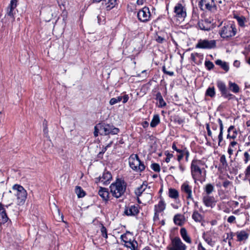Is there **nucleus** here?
I'll return each mask as SVG.
<instances>
[{"instance_id":"obj_44","label":"nucleus","mask_w":250,"mask_h":250,"mask_svg":"<svg viewBox=\"0 0 250 250\" xmlns=\"http://www.w3.org/2000/svg\"><path fill=\"white\" fill-rule=\"evenodd\" d=\"M205 65L206 67L208 70H210L214 66L213 63L209 61H206L205 62Z\"/></svg>"},{"instance_id":"obj_8","label":"nucleus","mask_w":250,"mask_h":250,"mask_svg":"<svg viewBox=\"0 0 250 250\" xmlns=\"http://www.w3.org/2000/svg\"><path fill=\"white\" fill-rule=\"evenodd\" d=\"M17 5V0H11L8 6L6 8V13L5 18L9 19V21L13 22L15 21V9Z\"/></svg>"},{"instance_id":"obj_4","label":"nucleus","mask_w":250,"mask_h":250,"mask_svg":"<svg viewBox=\"0 0 250 250\" xmlns=\"http://www.w3.org/2000/svg\"><path fill=\"white\" fill-rule=\"evenodd\" d=\"M129 164L130 167L136 172H142L145 169L144 163L141 162L137 154H132L129 159Z\"/></svg>"},{"instance_id":"obj_49","label":"nucleus","mask_w":250,"mask_h":250,"mask_svg":"<svg viewBox=\"0 0 250 250\" xmlns=\"http://www.w3.org/2000/svg\"><path fill=\"white\" fill-rule=\"evenodd\" d=\"M220 161L221 163L222 164L223 167L226 168L228 165L227 164L226 157L224 155H222V156H221Z\"/></svg>"},{"instance_id":"obj_36","label":"nucleus","mask_w":250,"mask_h":250,"mask_svg":"<svg viewBox=\"0 0 250 250\" xmlns=\"http://www.w3.org/2000/svg\"><path fill=\"white\" fill-rule=\"evenodd\" d=\"M214 188L213 186L211 184H208L205 187V191L206 193V195H209L214 190Z\"/></svg>"},{"instance_id":"obj_63","label":"nucleus","mask_w":250,"mask_h":250,"mask_svg":"<svg viewBox=\"0 0 250 250\" xmlns=\"http://www.w3.org/2000/svg\"><path fill=\"white\" fill-rule=\"evenodd\" d=\"M160 212H156L155 211L154 212V217H153V219L154 221H156V220H159V213Z\"/></svg>"},{"instance_id":"obj_43","label":"nucleus","mask_w":250,"mask_h":250,"mask_svg":"<svg viewBox=\"0 0 250 250\" xmlns=\"http://www.w3.org/2000/svg\"><path fill=\"white\" fill-rule=\"evenodd\" d=\"M205 241L210 246L213 247L215 245V241L209 237L204 236Z\"/></svg>"},{"instance_id":"obj_20","label":"nucleus","mask_w":250,"mask_h":250,"mask_svg":"<svg viewBox=\"0 0 250 250\" xmlns=\"http://www.w3.org/2000/svg\"><path fill=\"white\" fill-rule=\"evenodd\" d=\"M160 198L158 204L154 206V211L162 212L165 209L166 204L162 197Z\"/></svg>"},{"instance_id":"obj_9","label":"nucleus","mask_w":250,"mask_h":250,"mask_svg":"<svg viewBox=\"0 0 250 250\" xmlns=\"http://www.w3.org/2000/svg\"><path fill=\"white\" fill-rule=\"evenodd\" d=\"M138 20L143 22H146L150 21L151 14L149 8L147 7H144L137 13Z\"/></svg>"},{"instance_id":"obj_12","label":"nucleus","mask_w":250,"mask_h":250,"mask_svg":"<svg viewBox=\"0 0 250 250\" xmlns=\"http://www.w3.org/2000/svg\"><path fill=\"white\" fill-rule=\"evenodd\" d=\"M181 189L182 192L186 194V198L187 200L193 201L192 193V187L189 185L188 181H186L182 184L181 187Z\"/></svg>"},{"instance_id":"obj_53","label":"nucleus","mask_w":250,"mask_h":250,"mask_svg":"<svg viewBox=\"0 0 250 250\" xmlns=\"http://www.w3.org/2000/svg\"><path fill=\"white\" fill-rule=\"evenodd\" d=\"M172 148L175 150L177 152L180 153V152H184V148L183 149H178L177 148L175 142H173L172 146Z\"/></svg>"},{"instance_id":"obj_30","label":"nucleus","mask_w":250,"mask_h":250,"mask_svg":"<svg viewBox=\"0 0 250 250\" xmlns=\"http://www.w3.org/2000/svg\"><path fill=\"white\" fill-rule=\"evenodd\" d=\"M237 108L238 109V112H239V111L242 112L243 111L245 110V100L243 98H240L239 100H237Z\"/></svg>"},{"instance_id":"obj_32","label":"nucleus","mask_w":250,"mask_h":250,"mask_svg":"<svg viewBox=\"0 0 250 250\" xmlns=\"http://www.w3.org/2000/svg\"><path fill=\"white\" fill-rule=\"evenodd\" d=\"M160 123V117L159 115L156 114L154 115L151 122H150V126L152 127H155L157 125H158Z\"/></svg>"},{"instance_id":"obj_6","label":"nucleus","mask_w":250,"mask_h":250,"mask_svg":"<svg viewBox=\"0 0 250 250\" xmlns=\"http://www.w3.org/2000/svg\"><path fill=\"white\" fill-rule=\"evenodd\" d=\"M221 37L224 39H229L234 35V27L233 22L225 23L219 31Z\"/></svg>"},{"instance_id":"obj_48","label":"nucleus","mask_w":250,"mask_h":250,"mask_svg":"<svg viewBox=\"0 0 250 250\" xmlns=\"http://www.w3.org/2000/svg\"><path fill=\"white\" fill-rule=\"evenodd\" d=\"M228 170L230 171V175L228 174V177L230 179H232L233 178V167L231 164L229 166H228Z\"/></svg>"},{"instance_id":"obj_64","label":"nucleus","mask_w":250,"mask_h":250,"mask_svg":"<svg viewBox=\"0 0 250 250\" xmlns=\"http://www.w3.org/2000/svg\"><path fill=\"white\" fill-rule=\"evenodd\" d=\"M198 250H206V249L202 246V244L200 243L198 245Z\"/></svg>"},{"instance_id":"obj_1","label":"nucleus","mask_w":250,"mask_h":250,"mask_svg":"<svg viewBox=\"0 0 250 250\" xmlns=\"http://www.w3.org/2000/svg\"><path fill=\"white\" fill-rule=\"evenodd\" d=\"M204 163L200 160L193 159L191 163L190 171L192 178L195 182L199 181L203 176Z\"/></svg>"},{"instance_id":"obj_16","label":"nucleus","mask_w":250,"mask_h":250,"mask_svg":"<svg viewBox=\"0 0 250 250\" xmlns=\"http://www.w3.org/2000/svg\"><path fill=\"white\" fill-rule=\"evenodd\" d=\"M214 5L213 0H201L199 3V6L202 10H204L203 7L205 6V9L211 10Z\"/></svg>"},{"instance_id":"obj_58","label":"nucleus","mask_w":250,"mask_h":250,"mask_svg":"<svg viewBox=\"0 0 250 250\" xmlns=\"http://www.w3.org/2000/svg\"><path fill=\"white\" fill-rule=\"evenodd\" d=\"M173 157V154L170 153H167V157L165 159V161L167 163H169L170 161V159Z\"/></svg>"},{"instance_id":"obj_17","label":"nucleus","mask_w":250,"mask_h":250,"mask_svg":"<svg viewBox=\"0 0 250 250\" xmlns=\"http://www.w3.org/2000/svg\"><path fill=\"white\" fill-rule=\"evenodd\" d=\"M237 240L240 242L245 243L248 239L249 233L248 231L241 230L238 231L236 233Z\"/></svg>"},{"instance_id":"obj_54","label":"nucleus","mask_w":250,"mask_h":250,"mask_svg":"<svg viewBox=\"0 0 250 250\" xmlns=\"http://www.w3.org/2000/svg\"><path fill=\"white\" fill-rule=\"evenodd\" d=\"M223 185L224 187L225 188H228L229 186H231L232 187H233L232 182H230V181H228V180H226V181H224V183H223Z\"/></svg>"},{"instance_id":"obj_55","label":"nucleus","mask_w":250,"mask_h":250,"mask_svg":"<svg viewBox=\"0 0 250 250\" xmlns=\"http://www.w3.org/2000/svg\"><path fill=\"white\" fill-rule=\"evenodd\" d=\"M183 153H185L186 161L188 162V157L189 156V151L187 148H184V152Z\"/></svg>"},{"instance_id":"obj_28","label":"nucleus","mask_w":250,"mask_h":250,"mask_svg":"<svg viewBox=\"0 0 250 250\" xmlns=\"http://www.w3.org/2000/svg\"><path fill=\"white\" fill-rule=\"evenodd\" d=\"M168 196L172 199H176L179 197V192L175 188H170L168 189Z\"/></svg>"},{"instance_id":"obj_38","label":"nucleus","mask_w":250,"mask_h":250,"mask_svg":"<svg viewBox=\"0 0 250 250\" xmlns=\"http://www.w3.org/2000/svg\"><path fill=\"white\" fill-rule=\"evenodd\" d=\"M206 96L213 97L215 95V88L214 87H208L206 91Z\"/></svg>"},{"instance_id":"obj_2","label":"nucleus","mask_w":250,"mask_h":250,"mask_svg":"<svg viewBox=\"0 0 250 250\" xmlns=\"http://www.w3.org/2000/svg\"><path fill=\"white\" fill-rule=\"evenodd\" d=\"M110 189L112 195L118 198L125 193L126 189V184L124 181L117 180L110 185Z\"/></svg>"},{"instance_id":"obj_13","label":"nucleus","mask_w":250,"mask_h":250,"mask_svg":"<svg viewBox=\"0 0 250 250\" xmlns=\"http://www.w3.org/2000/svg\"><path fill=\"white\" fill-rule=\"evenodd\" d=\"M139 212L138 205H131L125 208L124 213L127 216H135Z\"/></svg>"},{"instance_id":"obj_46","label":"nucleus","mask_w":250,"mask_h":250,"mask_svg":"<svg viewBox=\"0 0 250 250\" xmlns=\"http://www.w3.org/2000/svg\"><path fill=\"white\" fill-rule=\"evenodd\" d=\"M151 168L155 172H159L160 171V167L157 163H153L151 166Z\"/></svg>"},{"instance_id":"obj_14","label":"nucleus","mask_w":250,"mask_h":250,"mask_svg":"<svg viewBox=\"0 0 250 250\" xmlns=\"http://www.w3.org/2000/svg\"><path fill=\"white\" fill-rule=\"evenodd\" d=\"M9 206V205L4 206L0 203V225L7 222L8 220L5 208H8Z\"/></svg>"},{"instance_id":"obj_45","label":"nucleus","mask_w":250,"mask_h":250,"mask_svg":"<svg viewBox=\"0 0 250 250\" xmlns=\"http://www.w3.org/2000/svg\"><path fill=\"white\" fill-rule=\"evenodd\" d=\"M101 232L104 237L105 238H107L106 229L103 224H101Z\"/></svg>"},{"instance_id":"obj_23","label":"nucleus","mask_w":250,"mask_h":250,"mask_svg":"<svg viewBox=\"0 0 250 250\" xmlns=\"http://www.w3.org/2000/svg\"><path fill=\"white\" fill-rule=\"evenodd\" d=\"M98 193L99 195L104 201H107L108 200L109 193L107 188H100Z\"/></svg>"},{"instance_id":"obj_47","label":"nucleus","mask_w":250,"mask_h":250,"mask_svg":"<svg viewBox=\"0 0 250 250\" xmlns=\"http://www.w3.org/2000/svg\"><path fill=\"white\" fill-rule=\"evenodd\" d=\"M237 222L238 223L239 222V219H242V223L244 224L245 223V222H246V215L245 214H241L240 215H239L237 216Z\"/></svg>"},{"instance_id":"obj_29","label":"nucleus","mask_w":250,"mask_h":250,"mask_svg":"<svg viewBox=\"0 0 250 250\" xmlns=\"http://www.w3.org/2000/svg\"><path fill=\"white\" fill-rule=\"evenodd\" d=\"M155 99L159 102V107H163L166 105V103L164 100L160 92H159L156 94Z\"/></svg>"},{"instance_id":"obj_15","label":"nucleus","mask_w":250,"mask_h":250,"mask_svg":"<svg viewBox=\"0 0 250 250\" xmlns=\"http://www.w3.org/2000/svg\"><path fill=\"white\" fill-rule=\"evenodd\" d=\"M203 202L206 207L213 208L215 205L216 201L213 196L205 195L203 197Z\"/></svg>"},{"instance_id":"obj_50","label":"nucleus","mask_w":250,"mask_h":250,"mask_svg":"<svg viewBox=\"0 0 250 250\" xmlns=\"http://www.w3.org/2000/svg\"><path fill=\"white\" fill-rule=\"evenodd\" d=\"M162 70L165 74H166L169 76H172L174 75V72L173 71H167L166 66H165L163 67Z\"/></svg>"},{"instance_id":"obj_5","label":"nucleus","mask_w":250,"mask_h":250,"mask_svg":"<svg viewBox=\"0 0 250 250\" xmlns=\"http://www.w3.org/2000/svg\"><path fill=\"white\" fill-rule=\"evenodd\" d=\"M13 189L16 191L17 204L19 205L24 204L27 197V192L24 188L19 185H15L13 187Z\"/></svg>"},{"instance_id":"obj_22","label":"nucleus","mask_w":250,"mask_h":250,"mask_svg":"<svg viewBox=\"0 0 250 250\" xmlns=\"http://www.w3.org/2000/svg\"><path fill=\"white\" fill-rule=\"evenodd\" d=\"M98 126L101 131V135H107L109 134V124H99L98 125Z\"/></svg>"},{"instance_id":"obj_61","label":"nucleus","mask_w":250,"mask_h":250,"mask_svg":"<svg viewBox=\"0 0 250 250\" xmlns=\"http://www.w3.org/2000/svg\"><path fill=\"white\" fill-rule=\"evenodd\" d=\"M165 39L162 37H160V36H158L156 39V41L158 42V43H163L164 41H165Z\"/></svg>"},{"instance_id":"obj_33","label":"nucleus","mask_w":250,"mask_h":250,"mask_svg":"<svg viewBox=\"0 0 250 250\" xmlns=\"http://www.w3.org/2000/svg\"><path fill=\"white\" fill-rule=\"evenodd\" d=\"M226 234L227 237L224 240L226 242H228L230 246H233L234 242V240L233 239V235L232 232H231L230 233H227Z\"/></svg>"},{"instance_id":"obj_57","label":"nucleus","mask_w":250,"mask_h":250,"mask_svg":"<svg viewBox=\"0 0 250 250\" xmlns=\"http://www.w3.org/2000/svg\"><path fill=\"white\" fill-rule=\"evenodd\" d=\"M245 173L246 177L250 176V165L246 169Z\"/></svg>"},{"instance_id":"obj_35","label":"nucleus","mask_w":250,"mask_h":250,"mask_svg":"<svg viewBox=\"0 0 250 250\" xmlns=\"http://www.w3.org/2000/svg\"><path fill=\"white\" fill-rule=\"evenodd\" d=\"M234 127L230 125L228 129L227 139H234Z\"/></svg>"},{"instance_id":"obj_11","label":"nucleus","mask_w":250,"mask_h":250,"mask_svg":"<svg viewBox=\"0 0 250 250\" xmlns=\"http://www.w3.org/2000/svg\"><path fill=\"white\" fill-rule=\"evenodd\" d=\"M215 40H200L199 41L196 47L202 49H210L216 47Z\"/></svg>"},{"instance_id":"obj_24","label":"nucleus","mask_w":250,"mask_h":250,"mask_svg":"<svg viewBox=\"0 0 250 250\" xmlns=\"http://www.w3.org/2000/svg\"><path fill=\"white\" fill-rule=\"evenodd\" d=\"M106 10H110L117 4V0H104Z\"/></svg>"},{"instance_id":"obj_40","label":"nucleus","mask_w":250,"mask_h":250,"mask_svg":"<svg viewBox=\"0 0 250 250\" xmlns=\"http://www.w3.org/2000/svg\"><path fill=\"white\" fill-rule=\"evenodd\" d=\"M235 19L237 20L238 23L240 26L242 27L245 26L246 18L244 17H243V16L238 17V16H235Z\"/></svg>"},{"instance_id":"obj_19","label":"nucleus","mask_w":250,"mask_h":250,"mask_svg":"<svg viewBox=\"0 0 250 250\" xmlns=\"http://www.w3.org/2000/svg\"><path fill=\"white\" fill-rule=\"evenodd\" d=\"M99 182L102 183L104 185L108 184L109 181L112 179V176L110 172L108 171H104L103 173L102 176H100L99 178Z\"/></svg>"},{"instance_id":"obj_42","label":"nucleus","mask_w":250,"mask_h":250,"mask_svg":"<svg viewBox=\"0 0 250 250\" xmlns=\"http://www.w3.org/2000/svg\"><path fill=\"white\" fill-rule=\"evenodd\" d=\"M205 24H207V22L205 21H202L199 22L198 25L199 27L201 30H205V31L209 30V28L208 26H206L205 25Z\"/></svg>"},{"instance_id":"obj_41","label":"nucleus","mask_w":250,"mask_h":250,"mask_svg":"<svg viewBox=\"0 0 250 250\" xmlns=\"http://www.w3.org/2000/svg\"><path fill=\"white\" fill-rule=\"evenodd\" d=\"M119 129L114 127L112 125H109V134L113 135L117 134L119 132Z\"/></svg>"},{"instance_id":"obj_10","label":"nucleus","mask_w":250,"mask_h":250,"mask_svg":"<svg viewBox=\"0 0 250 250\" xmlns=\"http://www.w3.org/2000/svg\"><path fill=\"white\" fill-rule=\"evenodd\" d=\"M174 13L177 18L184 19L187 16L185 5L181 3H177L174 8Z\"/></svg>"},{"instance_id":"obj_31","label":"nucleus","mask_w":250,"mask_h":250,"mask_svg":"<svg viewBox=\"0 0 250 250\" xmlns=\"http://www.w3.org/2000/svg\"><path fill=\"white\" fill-rule=\"evenodd\" d=\"M215 63L216 65L220 66L226 72H228L229 71V66L226 62H223L221 60H217L215 61Z\"/></svg>"},{"instance_id":"obj_27","label":"nucleus","mask_w":250,"mask_h":250,"mask_svg":"<svg viewBox=\"0 0 250 250\" xmlns=\"http://www.w3.org/2000/svg\"><path fill=\"white\" fill-rule=\"evenodd\" d=\"M147 188V185L143 183L142 185H141L140 187L136 188L135 190V195L137 197L140 196L143 193L144 191Z\"/></svg>"},{"instance_id":"obj_51","label":"nucleus","mask_w":250,"mask_h":250,"mask_svg":"<svg viewBox=\"0 0 250 250\" xmlns=\"http://www.w3.org/2000/svg\"><path fill=\"white\" fill-rule=\"evenodd\" d=\"M122 240L127 245L129 242L131 241V239H128L126 234H123L121 236Z\"/></svg>"},{"instance_id":"obj_62","label":"nucleus","mask_w":250,"mask_h":250,"mask_svg":"<svg viewBox=\"0 0 250 250\" xmlns=\"http://www.w3.org/2000/svg\"><path fill=\"white\" fill-rule=\"evenodd\" d=\"M100 130L98 126V125L95 126V131L94 132V136H97L98 135V131Z\"/></svg>"},{"instance_id":"obj_25","label":"nucleus","mask_w":250,"mask_h":250,"mask_svg":"<svg viewBox=\"0 0 250 250\" xmlns=\"http://www.w3.org/2000/svg\"><path fill=\"white\" fill-rule=\"evenodd\" d=\"M173 221L176 225L181 226L184 222V216L179 214H176L174 217Z\"/></svg>"},{"instance_id":"obj_3","label":"nucleus","mask_w":250,"mask_h":250,"mask_svg":"<svg viewBox=\"0 0 250 250\" xmlns=\"http://www.w3.org/2000/svg\"><path fill=\"white\" fill-rule=\"evenodd\" d=\"M217 86L221 92L222 96L226 99L230 100L232 98L233 95L230 93V91L234 92V83L229 82V87L227 88L225 84L222 81L217 82Z\"/></svg>"},{"instance_id":"obj_7","label":"nucleus","mask_w":250,"mask_h":250,"mask_svg":"<svg viewBox=\"0 0 250 250\" xmlns=\"http://www.w3.org/2000/svg\"><path fill=\"white\" fill-rule=\"evenodd\" d=\"M187 246L179 237H175L171 239V243L167 246V250H186Z\"/></svg>"},{"instance_id":"obj_56","label":"nucleus","mask_w":250,"mask_h":250,"mask_svg":"<svg viewBox=\"0 0 250 250\" xmlns=\"http://www.w3.org/2000/svg\"><path fill=\"white\" fill-rule=\"evenodd\" d=\"M244 161L245 163H247L249 160H250V155L248 152L244 153Z\"/></svg>"},{"instance_id":"obj_18","label":"nucleus","mask_w":250,"mask_h":250,"mask_svg":"<svg viewBox=\"0 0 250 250\" xmlns=\"http://www.w3.org/2000/svg\"><path fill=\"white\" fill-rule=\"evenodd\" d=\"M129 99L128 95H124L123 96H118L116 98H112L109 101V104L110 105H114L119 102H120L123 100V103L124 104L126 103Z\"/></svg>"},{"instance_id":"obj_21","label":"nucleus","mask_w":250,"mask_h":250,"mask_svg":"<svg viewBox=\"0 0 250 250\" xmlns=\"http://www.w3.org/2000/svg\"><path fill=\"white\" fill-rule=\"evenodd\" d=\"M180 234L185 242L188 244L192 243L191 239L188 235L186 229L185 228H182L180 229Z\"/></svg>"},{"instance_id":"obj_26","label":"nucleus","mask_w":250,"mask_h":250,"mask_svg":"<svg viewBox=\"0 0 250 250\" xmlns=\"http://www.w3.org/2000/svg\"><path fill=\"white\" fill-rule=\"evenodd\" d=\"M192 218L196 222L201 223L204 219L203 216L198 212L197 210H194L192 215Z\"/></svg>"},{"instance_id":"obj_59","label":"nucleus","mask_w":250,"mask_h":250,"mask_svg":"<svg viewBox=\"0 0 250 250\" xmlns=\"http://www.w3.org/2000/svg\"><path fill=\"white\" fill-rule=\"evenodd\" d=\"M179 169L180 171H181V172L182 173H183L186 169V167L183 164H182L181 163H180L179 165Z\"/></svg>"},{"instance_id":"obj_39","label":"nucleus","mask_w":250,"mask_h":250,"mask_svg":"<svg viewBox=\"0 0 250 250\" xmlns=\"http://www.w3.org/2000/svg\"><path fill=\"white\" fill-rule=\"evenodd\" d=\"M218 123L220 125V133L218 135V139H219V144L223 140V125L222 121L219 119L218 120Z\"/></svg>"},{"instance_id":"obj_52","label":"nucleus","mask_w":250,"mask_h":250,"mask_svg":"<svg viewBox=\"0 0 250 250\" xmlns=\"http://www.w3.org/2000/svg\"><path fill=\"white\" fill-rule=\"evenodd\" d=\"M234 146V141H232L230 143V146L228 148V152L229 155H231L233 154V150L231 148V146L233 147Z\"/></svg>"},{"instance_id":"obj_60","label":"nucleus","mask_w":250,"mask_h":250,"mask_svg":"<svg viewBox=\"0 0 250 250\" xmlns=\"http://www.w3.org/2000/svg\"><path fill=\"white\" fill-rule=\"evenodd\" d=\"M185 156V153L183 152H180L179 154L177 156V160L179 162Z\"/></svg>"},{"instance_id":"obj_37","label":"nucleus","mask_w":250,"mask_h":250,"mask_svg":"<svg viewBox=\"0 0 250 250\" xmlns=\"http://www.w3.org/2000/svg\"><path fill=\"white\" fill-rule=\"evenodd\" d=\"M125 246L130 248L131 250H137L138 243L136 240L130 241Z\"/></svg>"},{"instance_id":"obj_34","label":"nucleus","mask_w":250,"mask_h":250,"mask_svg":"<svg viewBox=\"0 0 250 250\" xmlns=\"http://www.w3.org/2000/svg\"><path fill=\"white\" fill-rule=\"evenodd\" d=\"M75 192L78 198L83 197L85 195L84 190L82 189V188L81 187L79 186H77L76 187Z\"/></svg>"}]
</instances>
